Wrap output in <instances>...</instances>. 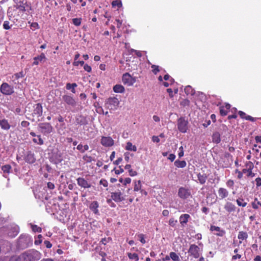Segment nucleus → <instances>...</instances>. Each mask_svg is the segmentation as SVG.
Listing matches in <instances>:
<instances>
[{
    "label": "nucleus",
    "mask_w": 261,
    "mask_h": 261,
    "mask_svg": "<svg viewBox=\"0 0 261 261\" xmlns=\"http://www.w3.org/2000/svg\"><path fill=\"white\" fill-rule=\"evenodd\" d=\"M39 128L41 133L48 134L53 131V127L48 123H43L39 124Z\"/></svg>",
    "instance_id": "0eeeda50"
},
{
    "label": "nucleus",
    "mask_w": 261,
    "mask_h": 261,
    "mask_svg": "<svg viewBox=\"0 0 261 261\" xmlns=\"http://www.w3.org/2000/svg\"><path fill=\"white\" fill-rule=\"evenodd\" d=\"M127 255L129 258L132 260L138 261L139 260V256L135 253H128Z\"/></svg>",
    "instance_id": "c85d7f7f"
},
{
    "label": "nucleus",
    "mask_w": 261,
    "mask_h": 261,
    "mask_svg": "<svg viewBox=\"0 0 261 261\" xmlns=\"http://www.w3.org/2000/svg\"><path fill=\"white\" fill-rule=\"evenodd\" d=\"M168 159L173 162L175 159V155L174 154H170Z\"/></svg>",
    "instance_id": "e2e57ef3"
},
{
    "label": "nucleus",
    "mask_w": 261,
    "mask_h": 261,
    "mask_svg": "<svg viewBox=\"0 0 261 261\" xmlns=\"http://www.w3.org/2000/svg\"><path fill=\"white\" fill-rule=\"evenodd\" d=\"M170 258L173 261H180L179 256L175 252H171L170 253Z\"/></svg>",
    "instance_id": "473e14b6"
},
{
    "label": "nucleus",
    "mask_w": 261,
    "mask_h": 261,
    "mask_svg": "<svg viewBox=\"0 0 261 261\" xmlns=\"http://www.w3.org/2000/svg\"><path fill=\"white\" fill-rule=\"evenodd\" d=\"M42 237L41 234L38 235V236L37 237V238H36V239L35 240V242H34L35 244L37 245L40 244L42 241Z\"/></svg>",
    "instance_id": "a19ab883"
},
{
    "label": "nucleus",
    "mask_w": 261,
    "mask_h": 261,
    "mask_svg": "<svg viewBox=\"0 0 261 261\" xmlns=\"http://www.w3.org/2000/svg\"><path fill=\"white\" fill-rule=\"evenodd\" d=\"M177 223V221L174 218H171L169 221V224L172 227L175 226Z\"/></svg>",
    "instance_id": "a18cd8bd"
},
{
    "label": "nucleus",
    "mask_w": 261,
    "mask_h": 261,
    "mask_svg": "<svg viewBox=\"0 0 261 261\" xmlns=\"http://www.w3.org/2000/svg\"><path fill=\"white\" fill-rule=\"evenodd\" d=\"M211 230L218 231L219 233H217V235L219 236H223V234L225 233V231L221 230L220 228L218 226H211Z\"/></svg>",
    "instance_id": "b1692460"
},
{
    "label": "nucleus",
    "mask_w": 261,
    "mask_h": 261,
    "mask_svg": "<svg viewBox=\"0 0 261 261\" xmlns=\"http://www.w3.org/2000/svg\"><path fill=\"white\" fill-rule=\"evenodd\" d=\"M30 225L32 227V230L34 232H41L42 229L41 227H38V226H37L36 225H33V224H30Z\"/></svg>",
    "instance_id": "58836bf2"
},
{
    "label": "nucleus",
    "mask_w": 261,
    "mask_h": 261,
    "mask_svg": "<svg viewBox=\"0 0 261 261\" xmlns=\"http://www.w3.org/2000/svg\"><path fill=\"white\" fill-rule=\"evenodd\" d=\"M77 182L79 186L82 188H89L91 187V184L89 183L86 179L82 177H79L77 179Z\"/></svg>",
    "instance_id": "9b49d317"
},
{
    "label": "nucleus",
    "mask_w": 261,
    "mask_h": 261,
    "mask_svg": "<svg viewBox=\"0 0 261 261\" xmlns=\"http://www.w3.org/2000/svg\"><path fill=\"white\" fill-rule=\"evenodd\" d=\"M138 239L140 240V241L142 244H145L146 243V241H145V240L144 239V234H138Z\"/></svg>",
    "instance_id": "09e8293b"
},
{
    "label": "nucleus",
    "mask_w": 261,
    "mask_h": 261,
    "mask_svg": "<svg viewBox=\"0 0 261 261\" xmlns=\"http://www.w3.org/2000/svg\"><path fill=\"white\" fill-rule=\"evenodd\" d=\"M179 152H178V156L179 158H181L182 156H184V148L182 146H180L179 148Z\"/></svg>",
    "instance_id": "864d4df0"
},
{
    "label": "nucleus",
    "mask_w": 261,
    "mask_h": 261,
    "mask_svg": "<svg viewBox=\"0 0 261 261\" xmlns=\"http://www.w3.org/2000/svg\"><path fill=\"white\" fill-rule=\"evenodd\" d=\"M112 172H114L117 175L120 174L124 172V170L121 168V166L119 167V169L114 168Z\"/></svg>",
    "instance_id": "ea45409f"
},
{
    "label": "nucleus",
    "mask_w": 261,
    "mask_h": 261,
    "mask_svg": "<svg viewBox=\"0 0 261 261\" xmlns=\"http://www.w3.org/2000/svg\"><path fill=\"white\" fill-rule=\"evenodd\" d=\"M243 173H247L248 176L253 177L254 176V174L252 173L251 169H244L243 170Z\"/></svg>",
    "instance_id": "e433bc0d"
},
{
    "label": "nucleus",
    "mask_w": 261,
    "mask_h": 261,
    "mask_svg": "<svg viewBox=\"0 0 261 261\" xmlns=\"http://www.w3.org/2000/svg\"><path fill=\"white\" fill-rule=\"evenodd\" d=\"M112 5L113 7H117L118 8H120L122 7V4L121 1L116 0L112 2Z\"/></svg>",
    "instance_id": "4c0bfd02"
},
{
    "label": "nucleus",
    "mask_w": 261,
    "mask_h": 261,
    "mask_svg": "<svg viewBox=\"0 0 261 261\" xmlns=\"http://www.w3.org/2000/svg\"><path fill=\"white\" fill-rule=\"evenodd\" d=\"M33 59L34 61L33 65H37L39 64V62L44 61L46 60V57L43 53H42L39 56L34 57Z\"/></svg>",
    "instance_id": "f8f14e48"
},
{
    "label": "nucleus",
    "mask_w": 261,
    "mask_h": 261,
    "mask_svg": "<svg viewBox=\"0 0 261 261\" xmlns=\"http://www.w3.org/2000/svg\"><path fill=\"white\" fill-rule=\"evenodd\" d=\"M224 208L229 213L234 212L236 210V206L231 202H227L224 205Z\"/></svg>",
    "instance_id": "aec40b11"
},
{
    "label": "nucleus",
    "mask_w": 261,
    "mask_h": 261,
    "mask_svg": "<svg viewBox=\"0 0 261 261\" xmlns=\"http://www.w3.org/2000/svg\"><path fill=\"white\" fill-rule=\"evenodd\" d=\"M41 257V253L36 250H30L21 254L18 259L23 261H37Z\"/></svg>",
    "instance_id": "f257e3e1"
},
{
    "label": "nucleus",
    "mask_w": 261,
    "mask_h": 261,
    "mask_svg": "<svg viewBox=\"0 0 261 261\" xmlns=\"http://www.w3.org/2000/svg\"><path fill=\"white\" fill-rule=\"evenodd\" d=\"M122 161V158H119L117 160L113 162V164L115 165H119Z\"/></svg>",
    "instance_id": "69168bd1"
},
{
    "label": "nucleus",
    "mask_w": 261,
    "mask_h": 261,
    "mask_svg": "<svg viewBox=\"0 0 261 261\" xmlns=\"http://www.w3.org/2000/svg\"><path fill=\"white\" fill-rule=\"evenodd\" d=\"M0 91L4 95H10L14 92V89L8 83H3L1 86Z\"/></svg>",
    "instance_id": "39448f33"
},
{
    "label": "nucleus",
    "mask_w": 261,
    "mask_h": 261,
    "mask_svg": "<svg viewBox=\"0 0 261 261\" xmlns=\"http://www.w3.org/2000/svg\"><path fill=\"white\" fill-rule=\"evenodd\" d=\"M129 175L131 176H135L137 175V172L133 169H129L128 171Z\"/></svg>",
    "instance_id": "6e6d98bb"
},
{
    "label": "nucleus",
    "mask_w": 261,
    "mask_h": 261,
    "mask_svg": "<svg viewBox=\"0 0 261 261\" xmlns=\"http://www.w3.org/2000/svg\"><path fill=\"white\" fill-rule=\"evenodd\" d=\"M77 149L80 150L82 152H84L86 150H88L89 149V146L88 145H83L82 144H79L77 146Z\"/></svg>",
    "instance_id": "2f4dec72"
},
{
    "label": "nucleus",
    "mask_w": 261,
    "mask_h": 261,
    "mask_svg": "<svg viewBox=\"0 0 261 261\" xmlns=\"http://www.w3.org/2000/svg\"><path fill=\"white\" fill-rule=\"evenodd\" d=\"M238 238L240 240V243L241 244L242 243V241L246 240L248 238L247 233L246 232L243 231H240L239 232Z\"/></svg>",
    "instance_id": "5701e85b"
},
{
    "label": "nucleus",
    "mask_w": 261,
    "mask_h": 261,
    "mask_svg": "<svg viewBox=\"0 0 261 261\" xmlns=\"http://www.w3.org/2000/svg\"><path fill=\"white\" fill-rule=\"evenodd\" d=\"M219 196L221 199H224L228 196V191L225 188H220L218 191Z\"/></svg>",
    "instance_id": "2eb2a0df"
},
{
    "label": "nucleus",
    "mask_w": 261,
    "mask_h": 261,
    "mask_svg": "<svg viewBox=\"0 0 261 261\" xmlns=\"http://www.w3.org/2000/svg\"><path fill=\"white\" fill-rule=\"evenodd\" d=\"M237 203L240 206L245 207L247 205V202H245L243 199L240 198L237 200Z\"/></svg>",
    "instance_id": "f704fd0d"
},
{
    "label": "nucleus",
    "mask_w": 261,
    "mask_h": 261,
    "mask_svg": "<svg viewBox=\"0 0 261 261\" xmlns=\"http://www.w3.org/2000/svg\"><path fill=\"white\" fill-rule=\"evenodd\" d=\"M226 186L229 188H232L234 185V182L232 180L229 179L226 182Z\"/></svg>",
    "instance_id": "603ef678"
},
{
    "label": "nucleus",
    "mask_w": 261,
    "mask_h": 261,
    "mask_svg": "<svg viewBox=\"0 0 261 261\" xmlns=\"http://www.w3.org/2000/svg\"><path fill=\"white\" fill-rule=\"evenodd\" d=\"M84 69L85 71L90 72L91 71V67L87 64H85L84 66Z\"/></svg>",
    "instance_id": "bf43d9fd"
},
{
    "label": "nucleus",
    "mask_w": 261,
    "mask_h": 261,
    "mask_svg": "<svg viewBox=\"0 0 261 261\" xmlns=\"http://www.w3.org/2000/svg\"><path fill=\"white\" fill-rule=\"evenodd\" d=\"M248 169H251L253 168V164L251 162H248L246 164Z\"/></svg>",
    "instance_id": "774afa93"
},
{
    "label": "nucleus",
    "mask_w": 261,
    "mask_h": 261,
    "mask_svg": "<svg viewBox=\"0 0 261 261\" xmlns=\"http://www.w3.org/2000/svg\"><path fill=\"white\" fill-rule=\"evenodd\" d=\"M185 91L188 95H193L194 94L193 89L190 86L186 87Z\"/></svg>",
    "instance_id": "72a5a7b5"
},
{
    "label": "nucleus",
    "mask_w": 261,
    "mask_h": 261,
    "mask_svg": "<svg viewBox=\"0 0 261 261\" xmlns=\"http://www.w3.org/2000/svg\"><path fill=\"white\" fill-rule=\"evenodd\" d=\"M119 103V100L117 98L110 97L106 100L105 107L110 110H116L117 109Z\"/></svg>",
    "instance_id": "f03ea898"
},
{
    "label": "nucleus",
    "mask_w": 261,
    "mask_h": 261,
    "mask_svg": "<svg viewBox=\"0 0 261 261\" xmlns=\"http://www.w3.org/2000/svg\"><path fill=\"white\" fill-rule=\"evenodd\" d=\"M98 203L97 201L92 202L90 205V209L95 214H98Z\"/></svg>",
    "instance_id": "6ab92c4d"
},
{
    "label": "nucleus",
    "mask_w": 261,
    "mask_h": 261,
    "mask_svg": "<svg viewBox=\"0 0 261 261\" xmlns=\"http://www.w3.org/2000/svg\"><path fill=\"white\" fill-rule=\"evenodd\" d=\"M47 188L50 190L54 189L55 188L54 184L50 182H48L47 183Z\"/></svg>",
    "instance_id": "0e129e2a"
},
{
    "label": "nucleus",
    "mask_w": 261,
    "mask_h": 261,
    "mask_svg": "<svg viewBox=\"0 0 261 261\" xmlns=\"http://www.w3.org/2000/svg\"><path fill=\"white\" fill-rule=\"evenodd\" d=\"M213 141L216 143H218L220 142V135L218 133H215L213 135Z\"/></svg>",
    "instance_id": "c756f323"
},
{
    "label": "nucleus",
    "mask_w": 261,
    "mask_h": 261,
    "mask_svg": "<svg viewBox=\"0 0 261 261\" xmlns=\"http://www.w3.org/2000/svg\"><path fill=\"white\" fill-rule=\"evenodd\" d=\"M202 251V248H200L195 244H192L190 246L188 252L190 255L195 258L200 257Z\"/></svg>",
    "instance_id": "7ed1b4c3"
},
{
    "label": "nucleus",
    "mask_w": 261,
    "mask_h": 261,
    "mask_svg": "<svg viewBox=\"0 0 261 261\" xmlns=\"http://www.w3.org/2000/svg\"><path fill=\"white\" fill-rule=\"evenodd\" d=\"M111 198L115 202H121L124 200L122 193L120 191H117L111 193Z\"/></svg>",
    "instance_id": "9d476101"
},
{
    "label": "nucleus",
    "mask_w": 261,
    "mask_h": 261,
    "mask_svg": "<svg viewBox=\"0 0 261 261\" xmlns=\"http://www.w3.org/2000/svg\"><path fill=\"white\" fill-rule=\"evenodd\" d=\"M175 166L177 168H184L186 166L187 163L185 161L176 160L174 162Z\"/></svg>",
    "instance_id": "393cba45"
},
{
    "label": "nucleus",
    "mask_w": 261,
    "mask_h": 261,
    "mask_svg": "<svg viewBox=\"0 0 261 261\" xmlns=\"http://www.w3.org/2000/svg\"><path fill=\"white\" fill-rule=\"evenodd\" d=\"M113 91L115 93H123L125 91L124 87L120 84H117L113 87Z\"/></svg>",
    "instance_id": "f3484780"
},
{
    "label": "nucleus",
    "mask_w": 261,
    "mask_h": 261,
    "mask_svg": "<svg viewBox=\"0 0 261 261\" xmlns=\"http://www.w3.org/2000/svg\"><path fill=\"white\" fill-rule=\"evenodd\" d=\"M178 195L180 198L185 199L190 196L191 193L188 189L181 187L178 190Z\"/></svg>",
    "instance_id": "6e6552de"
},
{
    "label": "nucleus",
    "mask_w": 261,
    "mask_h": 261,
    "mask_svg": "<svg viewBox=\"0 0 261 261\" xmlns=\"http://www.w3.org/2000/svg\"><path fill=\"white\" fill-rule=\"evenodd\" d=\"M73 23L76 25L79 26L81 23V20L80 18H74L72 19Z\"/></svg>",
    "instance_id": "de8ad7c7"
},
{
    "label": "nucleus",
    "mask_w": 261,
    "mask_h": 261,
    "mask_svg": "<svg viewBox=\"0 0 261 261\" xmlns=\"http://www.w3.org/2000/svg\"><path fill=\"white\" fill-rule=\"evenodd\" d=\"M101 144L105 147H111L114 145V141L110 137H102Z\"/></svg>",
    "instance_id": "1a4fd4ad"
},
{
    "label": "nucleus",
    "mask_w": 261,
    "mask_h": 261,
    "mask_svg": "<svg viewBox=\"0 0 261 261\" xmlns=\"http://www.w3.org/2000/svg\"><path fill=\"white\" fill-rule=\"evenodd\" d=\"M11 169V167L9 165H6L3 166L2 168V170L3 171L4 173H9L10 172Z\"/></svg>",
    "instance_id": "c9c22d12"
},
{
    "label": "nucleus",
    "mask_w": 261,
    "mask_h": 261,
    "mask_svg": "<svg viewBox=\"0 0 261 261\" xmlns=\"http://www.w3.org/2000/svg\"><path fill=\"white\" fill-rule=\"evenodd\" d=\"M190 216L189 215L185 214L181 215L179 217V221L182 225L187 224Z\"/></svg>",
    "instance_id": "a211bd4d"
},
{
    "label": "nucleus",
    "mask_w": 261,
    "mask_h": 261,
    "mask_svg": "<svg viewBox=\"0 0 261 261\" xmlns=\"http://www.w3.org/2000/svg\"><path fill=\"white\" fill-rule=\"evenodd\" d=\"M100 184L105 187H107L108 185L107 181L105 179H101L100 181Z\"/></svg>",
    "instance_id": "13d9d810"
},
{
    "label": "nucleus",
    "mask_w": 261,
    "mask_h": 261,
    "mask_svg": "<svg viewBox=\"0 0 261 261\" xmlns=\"http://www.w3.org/2000/svg\"><path fill=\"white\" fill-rule=\"evenodd\" d=\"M27 161L30 163H33L35 162V158L33 156V155L32 154H28L27 157V159H26Z\"/></svg>",
    "instance_id": "79ce46f5"
},
{
    "label": "nucleus",
    "mask_w": 261,
    "mask_h": 261,
    "mask_svg": "<svg viewBox=\"0 0 261 261\" xmlns=\"http://www.w3.org/2000/svg\"><path fill=\"white\" fill-rule=\"evenodd\" d=\"M12 26V24L10 25V23L8 21H5L3 24V27L6 30H9L11 29V27Z\"/></svg>",
    "instance_id": "c03bdc74"
},
{
    "label": "nucleus",
    "mask_w": 261,
    "mask_h": 261,
    "mask_svg": "<svg viewBox=\"0 0 261 261\" xmlns=\"http://www.w3.org/2000/svg\"><path fill=\"white\" fill-rule=\"evenodd\" d=\"M96 111L99 114H104V111L102 108L101 106H95Z\"/></svg>",
    "instance_id": "3c124183"
},
{
    "label": "nucleus",
    "mask_w": 261,
    "mask_h": 261,
    "mask_svg": "<svg viewBox=\"0 0 261 261\" xmlns=\"http://www.w3.org/2000/svg\"><path fill=\"white\" fill-rule=\"evenodd\" d=\"M239 114L240 116V117L243 119H245V117L247 116L244 112L241 111L239 112Z\"/></svg>",
    "instance_id": "338daca9"
},
{
    "label": "nucleus",
    "mask_w": 261,
    "mask_h": 261,
    "mask_svg": "<svg viewBox=\"0 0 261 261\" xmlns=\"http://www.w3.org/2000/svg\"><path fill=\"white\" fill-rule=\"evenodd\" d=\"M131 179L129 177L125 178L124 179L123 183V184L125 186H126L127 184H129L131 182Z\"/></svg>",
    "instance_id": "4d7b16f0"
},
{
    "label": "nucleus",
    "mask_w": 261,
    "mask_h": 261,
    "mask_svg": "<svg viewBox=\"0 0 261 261\" xmlns=\"http://www.w3.org/2000/svg\"><path fill=\"white\" fill-rule=\"evenodd\" d=\"M125 149L127 150H132L136 151L137 150V147L136 146L133 145L132 143L127 142L125 147Z\"/></svg>",
    "instance_id": "7c9ffc66"
},
{
    "label": "nucleus",
    "mask_w": 261,
    "mask_h": 261,
    "mask_svg": "<svg viewBox=\"0 0 261 261\" xmlns=\"http://www.w3.org/2000/svg\"><path fill=\"white\" fill-rule=\"evenodd\" d=\"M134 183V191H138L141 190V182L140 180H135Z\"/></svg>",
    "instance_id": "a878e982"
},
{
    "label": "nucleus",
    "mask_w": 261,
    "mask_h": 261,
    "mask_svg": "<svg viewBox=\"0 0 261 261\" xmlns=\"http://www.w3.org/2000/svg\"><path fill=\"white\" fill-rule=\"evenodd\" d=\"M34 113L36 114L38 116H40L42 114V108L40 104L37 103L36 105L34 111Z\"/></svg>",
    "instance_id": "412c9836"
},
{
    "label": "nucleus",
    "mask_w": 261,
    "mask_h": 261,
    "mask_svg": "<svg viewBox=\"0 0 261 261\" xmlns=\"http://www.w3.org/2000/svg\"><path fill=\"white\" fill-rule=\"evenodd\" d=\"M188 123L187 120L183 118H180L178 120L177 124L179 130L182 133H185L188 129Z\"/></svg>",
    "instance_id": "423d86ee"
},
{
    "label": "nucleus",
    "mask_w": 261,
    "mask_h": 261,
    "mask_svg": "<svg viewBox=\"0 0 261 261\" xmlns=\"http://www.w3.org/2000/svg\"><path fill=\"white\" fill-rule=\"evenodd\" d=\"M256 185L257 187L261 186V178L257 177L255 179Z\"/></svg>",
    "instance_id": "052dcab7"
},
{
    "label": "nucleus",
    "mask_w": 261,
    "mask_h": 261,
    "mask_svg": "<svg viewBox=\"0 0 261 261\" xmlns=\"http://www.w3.org/2000/svg\"><path fill=\"white\" fill-rule=\"evenodd\" d=\"M33 141L38 145H42L43 144L44 141L41 138V136H37L36 137H35L33 139Z\"/></svg>",
    "instance_id": "cd10ccee"
},
{
    "label": "nucleus",
    "mask_w": 261,
    "mask_h": 261,
    "mask_svg": "<svg viewBox=\"0 0 261 261\" xmlns=\"http://www.w3.org/2000/svg\"><path fill=\"white\" fill-rule=\"evenodd\" d=\"M164 79L165 80V81H169V82H170V84H172L173 82V79L168 74H166L164 76Z\"/></svg>",
    "instance_id": "8fccbe9b"
},
{
    "label": "nucleus",
    "mask_w": 261,
    "mask_h": 261,
    "mask_svg": "<svg viewBox=\"0 0 261 261\" xmlns=\"http://www.w3.org/2000/svg\"><path fill=\"white\" fill-rule=\"evenodd\" d=\"M84 64V61H74V62L73 63V65L75 66H79V65H83Z\"/></svg>",
    "instance_id": "5fc2aeb1"
},
{
    "label": "nucleus",
    "mask_w": 261,
    "mask_h": 261,
    "mask_svg": "<svg viewBox=\"0 0 261 261\" xmlns=\"http://www.w3.org/2000/svg\"><path fill=\"white\" fill-rule=\"evenodd\" d=\"M16 8L20 11L24 12L27 10L28 8H30V7L26 3H23V2H21L19 4H17Z\"/></svg>",
    "instance_id": "4be33fe9"
},
{
    "label": "nucleus",
    "mask_w": 261,
    "mask_h": 261,
    "mask_svg": "<svg viewBox=\"0 0 261 261\" xmlns=\"http://www.w3.org/2000/svg\"><path fill=\"white\" fill-rule=\"evenodd\" d=\"M151 68H152L153 73L155 74H157V73L160 71L159 66L153 65H152Z\"/></svg>",
    "instance_id": "49530a36"
},
{
    "label": "nucleus",
    "mask_w": 261,
    "mask_h": 261,
    "mask_svg": "<svg viewBox=\"0 0 261 261\" xmlns=\"http://www.w3.org/2000/svg\"><path fill=\"white\" fill-rule=\"evenodd\" d=\"M0 126L4 130H9L11 127L8 120L5 119H0Z\"/></svg>",
    "instance_id": "ddd939ff"
},
{
    "label": "nucleus",
    "mask_w": 261,
    "mask_h": 261,
    "mask_svg": "<svg viewBox=\"0 0 261 261\" xmlns=\"http://www.w3.org/2000/svg\"><path fill=\"white\" fill-rule=\"evenodd\" d=\"M122 81L124 85L131 86L136 82V80L135 77L132 76L128 73H125L122 76Z\"/></svg>",
    "instance_id": "20e7f679"
},
{
    "label": "nucleus",
    "mask_w": 261,
    "mask_h": 261,
    "mask_svg": "<svg viewBox=\"0 0 261 261\" xmlns=\"http://www.w3.org/2000/svg\"><path fill=\"white\" fill-rule=\"evenodd\" d=\"M198 180L201 184H203L205 182L206 179V176L205 174H201L200 173L197 174Z\"/></svg>",
    "instance_id": "bb28decb"
},
{
    "label": "nucleus",
    "mask_w": 261,
    "mask_h": 261,
    "mask_svg": "<svg viewBox=\"0 0 261 261\" xmlns=\"http://www.w3.org/2000/svg\"><path fill=\"white\" fill-rule=\"evenodd\" d=\"M152 140L154 142L158 143L160 142V139L158 136H153L152 138Z\"/></svg>",
    "instance_id": "680f3d73"
},
{
    "label": "nucleus",
    "mask_w": 261,
    "mask_h": 261,
    "mask_svg": "<svg viewBox=\"0 0 261 261\" xmlns=\"http://www.w3.org/2000/svg\"><path fill=\"white\" fill-rule=\"evenodd\" d=\"M230 108V105L228 103L225 104V106H222L220 107V113L222 116H226L227 114L228 111Z\"/></svg>",
    "instance_id": "4468645a"
},
{
    "label": "nucleus",
    "mask_w": 261,
    "mask_h": 261,
    "mask_svg": "<svg viewBox=\"0 0 261 261\" xmlns=\"http://www.w3.org/2000/svg\"><path fill=\"white\" fill-rule=\"evenodd\" d=\"M24 76V74L23 73V72H18V73H17L16 74H15L14 75H13L12 76V78L13 79H18L20 77H22Z\"/></svg>",
    "instance_id": "37998d69"
},
{
    "label": "nucleus",
    "mask_w": 261,
    "mask_h": 261,
    "mask_svg": "<svg viewBox=\"0 0 261 261\" xmlns=\"http://www.w3.org/2000/svg\"><path fill=\"white\" fill-rule=\"evenodd\" d=\"M63 99L68 105L74 106L75 104L74 99L70 96L65 95L63 97Z\"/></svg>",
    "instance_id": "dca6fc26"
}]
</instances>
